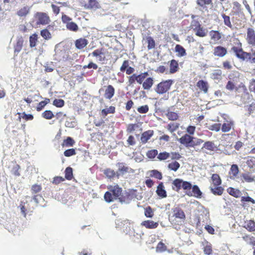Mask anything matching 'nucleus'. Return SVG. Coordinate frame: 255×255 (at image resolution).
I'll use <instances>...</instances> for the list:
<instances>
[{
    "mask_svg": "<svg viewBox=\"0 0 255 255\" xmlns=\"http://www.w3.org/2000/svg\"><path fill=\"white\" fill-rule=\"evenodd\" d=\"M110 191L106 192L104 198L107 202L110 203L114 200L118 199L122 193V189L118 185L110 186L109 188Z\"/></svg>",
    "mask_w": 255,
    "mask_h": 255,
    "instance_id": "f257e3e1",
    "label": "nucleus"
},
{
    "mask_svg": "<svg viewBox=\"0 0 255 255\" xmlns=\"http://www.w3.org/2000/svg\"><path fill=\"white\" fill-rule=\"evenodd\" d=\"M173 83L172 80H167L161 82L156 86L155 91L158 94H163L167 92Z\"/></svg>",
    "mask_w": 255,
    "mask_h": 255,
    "instance_id": "f03ea898",
    "label": "nucleus"
},
{
    "mask_svg": "<svg viewBox=\"0 0 255 255\" xmlns=\"http://www.w3.org/2000/svg\"><path fill=\"white\" fill-rule=\"evenodd\" d=\"M34 18L36 21L37 25H46L50 22L49 17L44 12H37L34 15Z\"/></svg>",
    "mask_w": 255,
    "mask_h": 255,
    "instance_id": "7ed1b4c3",
    "label": "nucleus"
},
{
    "mask_svg": "<svg viewBox=\"0 0 255 255\" xmlns=\"http://www.w3.org/2000/svg\"><path fill=\"white\" fill-rule=\"evenodd\" d=\"M231 51L238 58L242 60L248 61L250 58V53L244 51L242 48L234 46L232 48Z\"/></svg>",
    "mask_w": 255,
    "mask_h": 255,
    "instance_id": "20e7f679",
    "label": "nucleus"
},
{
    "mask_svg": "<svg viewBox=\"0 0 255 255\" xmlns=\"http://www.w3.org/2000/svg\"><path fill=\"white\" fill-rule=\"evenodd\" d=\"M246 40L247 43L252 46H255V29L249 27L247 29Z\"/></svg>",
    "mask_w": 255,
    "mask_h": 255,
    "instance_id": "39448f33",
    "label": "nucleus"
},
{
    "mask_svg": "<svg viewBox=\"0 0 255 255\" xmlns=\"http://www.w3.org/2000/svg\"><path fill=\"white\" fill-rule=\"evenodd\" d=\"M193 137L186 134L178 139L179 142L186 147H190Z\"/></svg>",
    "mask_w": 255,
    "mask_h": 255,
    "instance_id": "423d86ee",
    "label": "nucleus"
},
{
    "mask_svg": "<svg viewBox=\"0 0 255 255\" xmlns=\"http://www.w3.org/2000/svg\"><path fill=\"white\" fill-rule=\"evenodd\" d=\"M227 53L226 48L218 46L215 47L214 49L213 54L215 56L222 57L224 56Z\"/></svg>",
    "mask_w": 255,
    "mask_h": 255,
    "instance_id": "0eeeda50",
    "label": "nucleus"
},
{
    "mask_svg": "<svg viewBox=\"0 0 255 255\" xmlns=\"http://www.w3.org/2000/svg\"><path fill=\"white\" fill-rule=\"evenodd\" d=\"M192 191H187L186 194L189 196H194L197 198H201L202 192H201L199 188L197 185H194L192 188Z\"/></svg>",
    "mask_w": 255,
    "mask_h": 255,
    "instance_id": "6e6552de",
    "label": "nucleus"
},
{
    "mask_svg": "<svg viewBox=\"0 0 255 255\" xmlns=\"http://www.w3.org/2000/svg\"><path fill=\"white\" fill-rule=\"evenodd\" d=\"M91 54L94 57H98V59L99 61H103L105 60V53L103 49H96Z\"/></svg>",
    "mask_w": 255,
    "mask_h": 255,
    "instance_id": "1a4fd4ad",
    "label": "nucleus"
},
{
    "mask_svg": "<svg viewBox=\"0 0 255 255\" xmlns=\"http://www.w3.org/2000/svg\"><path fill=\"white\" fill-rule=\"evenodd\" d=\"M118 200L122 204H128L131 200V197L130 194L128 192L122 193Z\"/></svg>",
    "mask_w": 255,
    "mask_h": 255,
    "instance_id": "9d476101",
    "label": "nucleus"
},
{
    "mask_svg": "<svg viewBox=\"0 0 255 255\" xmlns=\"http://www.w3.org/2000/svg\"><path fill=\"white\" fill-rule=\"evenodd\" d=\"M88 40L85 38H79L75 41V46L78 49H82L87 46Z\"/></svg>",
    "mask_w": 255,
    "mask_h": 255,
    "instance_id": "9b49d317",
    "label": "nucleus"
},
{
    "mask_svg": "<svg viewBox=\"0 0 255 255\" xmlns=\"http://www.w3.org/2000/svg\"><path fill=\"white\" fill-rule=\"evenodd\" d=\"M173 216L176 218L184 219L185 215L183 210L179 208L176 207L173 209Z\"/></svg>",
    "mask_w": 255,
    "mask_h": 255,
    "instance_id": "f8f14e48",
    "label": "nucleus"
},
{
    "mask_svg": "<svg viewBox=\"0 0 255 255\" xmlns=\"http://www.w3.org/2000/svg\"><path fill=\"white\" fill-rule=\"evenodd\" d=\"M153 131L149 130L144 132L141 136L140 140L141 142L145 143L153 135Z\"/></svg>",
    "mask_w": 255,
    "mask_h": 255,
    "instance_id": "ddd939ff",
    "label": "nucleus"
},
{
    "mask_svg": "<svg viewBox=\"0 0 255 255\" xmlns=\"http://www.w3.org/2000/svg\"><path fill=\"white\" fill-rule=\"evenodd\" d=\"M156 192L157 195L162 198L167 196L166 192L164 189V187L162 182L159 184Z\"/></svg>",
    "mask_w": 255,
    "mask_h": 255,
    "instance_id": "4468645a",
    "label": "nucleus"
},
{
    "mask_svg": "<svg viewBox=\"0 0 255 255\" xmlns=\"http://www.w3.org/2000/svg\"><path fill=\"white\" fill-rule=\"evenodd\" d=\"M141 225L148 229H155L158 226V223L153 221L147 220L142 222Z\"/></svg>",
    "mask_w": 255,
    "mask_h": 255,
    "instance_id": "2eb2a0df",
    "label": "nucleus"
},
{
    "mask_svg": "<svg viewBox=\"0 0 255 255\" xmlns=\"http://www.w3.org/2000/svg\"><path fill=\"white\" fill-rule=\"evenodd\" d=\"M203 249L205 254L210 255L212 253V245L209 242L205 241L202 243Z\"/></svg>",
    "mask_w": 255,
    "mask_h": 255,
    "instance_id": "dca6fc26",
    "label": "nucleus"
},
{
    "mask_svg": "<svg viewBox=\"0 0 255 255\" xmlns=\"http://www.w3.org/2000/svg\"><path fill=\"white\" fill-rule=\"evenodd\" d=\"M30 11V7L28 6H25L19 9L16 12V14L20 17L26 16Z\"/></svg>",
    "mask_w": 255,
    "mask_h": 255,
    "instance_id": "f3484780",
    "label": "nucleus"
},
{
    "mask_svg": "<svg viewBox=\"0 0 255 255\" xmlns=\"http://www.w3.org/2000/svg\"><path fill=\"white\" fill-rule=\"evenodd\" d=\"M115 89L112 85H109L106 90L105 97L108 99H111L114 96Z\"/></svg>",
    "mask_w": 255,
    "mask_h": 255,
    "instance_id": "a211bd4d",
    "label": "nucleus"
},
{
    "mask_svg": "<svg viewBox=\"0 0 255 255\" xmlns=\"http://www.w3.org/2000/svg\"><path fill=\"white\" fill-rule=\"evenodd\" d=\"M182 180L180 179H175L172 182V189L176 191H178L182 188Z\"/></svg>",
    "mask_w": 255,
    "mask_h": 255,
    "instance_id": "6ab92c4d",
    "label": "nucleus"
},
{
    "mask_svg": "<svg viewBox=\"0 0 255 255\" xmlns=\"http://www.w3.org/2000/svg\"><path fill=\"white\" fill-rule=\"evenodd\" d=\"M246 163L252 172H255V157H251L247 159Z\"/></svg>",
    "mask_w": 255,
    "mask_h": 255,
    "instance_id": "aec40b11",
    "label": "nucleus"
},
{
    "mask_svg": "<svg viewBox=\"0 0 255 255\" xmlns=\"http://www.w3.org/2000/svg\"><path fill=\"white\" fill-rule=\"evenodd\" d=\"M194 31H195L196 35L201 37L206 36L208 33V30L206 28H204L203 27L201 26L198 28Z\"/></svg>",
    "mask_w": 255,
    "mask_h": 255,
    "instance_id": "412c9836",
    "label": "nucleus"
},
{
    "mask_svg": "<svg viewBox=\"0 0 255 255\" xmlns=\"http://www.w3.org/2000/svg\"><path fill=\"white\" fill-rule=\"evenodd\" d=\"M23 43V39L22 37L18 38L16 41V44L14 46V53H18L22 49Z\"/></svg>",
    "mask_w": 255,
    "mask_h": 255,
    "instance_id": "4be33fe9",
    "label": "nucleus"
},
{
    "mask_svg": "<svg viewBox=\"0 0 255 255\" xmlns=\"http://www.w3.org/2000/svg\"><path fill=\"white\" fill-rule=\"evenodd\" d=\"M209 34L211 39L214 42H216L221 38V34L218 31L211 30Z\"/></svg>",
    "mask_w": 255,
    "mask_h": 255,
    "instance_id": "5701e85b",
    "label": "nucleus"
},
{
    "mask_svg": "<svg viewBox=\"0 0 255 255\" xmlns=\"http://www.w3.org/2000/svg\"><path fill=\"white\" fill-rule=\"evenodd\" d=\"M215 148L216 146L214 142L213 141H208L204 143L201 149H203L204 148H205L210 151H214Z\"/></svg>",
    "mask_w": 255,
    "mask_h": 255,
    "instance_id": "b1692460",
    "label": "nucleus"
},
{
    "mask_svg": "<svg viewBox=\"0 0 255 255\" xmlns=\"http://www.w3.org/2000/svg\"><path fill=\"white\" fill-rule=\"evenodd\" d=\"M240 73L237 71H234L230 74L229 77L230 81L237 83L239 80Z\"/></svg>",
    "mask_w": 255,
    "mask_h": 255,
    "instance_id": "393cba45",
    "label": "nucleus"
},
{
    "mask_svg": "<svg viewBox=\"0 0 255 255\" xmlns=\"http://www.w3.org/2000/svg\"><path fill=\"white\" fill-rule=\"evenodd\" d=\"M242 177L244 180L247 182H253L255 181V176H252L250 173H243Z\"/></svg>",
    "mask_w": 255,
    "mask_h": 255,
    "instance_id": "a878e982",
    "label": "nucleus"
},
{
    "mask_svg": "<svg viewBox=\"0 0 255 255\" xmlns=\"http://www.w3.org/2000/svg\"><path fill=\"white\" fill-rule=\"evenodd\" d=\"M153 80L151 78H148L142 83V87L145 90H149L153 85Z\"/></svg>",
    "mask_w": 255,
    "mask_h": 255,
    "instance_id": "bb28decb",
    "label": "nucleus"
},
{
    "mask_svg": "<svg viewBox=\"0 0 255 255\" xmlns=\"http://www.w3.org/2000/svg\"><path fill=\"white\" fill-rule=\"evenodd\" d=\"M222 73V71L220 69L214 70L211 74V77L213 79L219 80L221 78Z\"/></svg>",
    "mask_w": 255,
    "mask_h": 255,
    "instance_id": "cd10ccee",
    "label": "nucleus"
},
{
    "mask_svg": "<svg viewBox=\"0 0 255 255\" xmlns=\"http://www.w3.org/2000/svg\"><path fill=\"white\" fill-rule=\"evenodd\" d=\"M75 143L74 140L71 137H68L66 139H65L61 145L62 147H69L72 146Z\"/></svg>",
    "mask_w": 255,
    "mask_h": 255,
    "instance_id": "c85d7f7f",
    "label": "nucleus"
},
{
    "mask_svg": "<svg viewBox=\"0 0 255 255\" xmlns=\"http://www.w3.org/2000/svg\"><path fill=\"white\" fill-rule=\"evenodd\" d=\"M210 189L211 192L215 195H221L223 193V188L219 186H211Z\"/></svg>",
    "mask_w": 255,
    "mask_h": 255,
    "instance_id": "c756f323",
    "label": "nucleus"
},
{
    "mask_svg": "<svg viewBox=\"0 0 255 255\" xmlns=\"http://www.w3.org/2000/svg\"><path fill=\"white\" fill-rule=\"evenodd\" d=\"M178 64L175 60H172L170 64V73H174L177 71Z\"/></svg>",
    "mask_w": 255,
    "mask_h": 255,
    "instance_id": "7c9ffc66",
    "label": "nucleus"
},
{
    "mask_svg": "<svg viewBox=\"0 0 255 255\" xmlns=\"http://www.w3.org/2000/svg\"><path fill=\"white\" fill-rule=\"evenodd\" d=\"M213 184L214 186H219L221 184V180L217 174H213L212 176Z\"/></svg>",
    "mask_w": 255,
    "mask_h": 255,
    "instance_id": "2f4dec72",
    "label": "nucleus"
},
{
    "mask_svg": "<svg viewBox=\"0 0 255 255\" xmlns=\"http://www.w3.org/2000/svg\"><path fill=\"white\" fill-rule=\"evenodd\" d=\"M228 192L232 196L238 198L241 195V192L239 190L230 187L228 189Z\"/></svg>",
    "mask_w": 255,
    "mask_h": 255,
    "instance_id": "473e14b6",
    "label": "nucleus"
},
{
    "mask_svg": "<svg viewBox=\"0 0 255 255\" xmlns=\"http://www.w3.org/2000/svg\"><path fill=\"white\" fill-rule=\"evenodd\" d=\"M197 86L199 88L203 90L205 93H207L208 91V86L207 83L203 80H200L197 83Z\"/></svg>",
    "mask_w": 255,
    "mask_h": 255,
    "instance_id": "72a5a7b5",
    "label": "nucleus"
},
{
    "mask_svg": "<svg viewBox=\"0 0 255 255\" xmlns=\"http://www.w3.org/2000/svg\"><path fill=\"white\" fill-rule=\"evenodd\" d=\"M180 167V164L176 161H174L173 162H172L168 164V168L171 170H173L174 171H176Z\"/></svg>",
    "mask_w": 255,
    "mask_h": 255,
    "instance_id": "f704fd0d",
    "label": "nucleus"
},
{
    "mask_svg": "<svg viewBox=\"0 0 255 255\" xmlns=\"http://www.w3.org/2000/svg\"><path fill=\"white\" fill-rule=\"evenodd\" d=\"M175 51L178 53L179 56H183L186 55L185 49L180 45H176Z\"/></svg>",
    "mask_w": 255,
    "mask_h": 255,
    "instance_id": "c9c22d12",
    "label": "nucleus"
},
{
    "mask_svg": "<svg viewBox=\"0 0 255 255\" xmlns=\"http://www.w3.org/2000/svg\"><path fill=\"white\" fill-rule=\"evenodd\" d=\"M66 27L68 29L71 31H77L78 30V25L75 22L72 21L67 23Z\"/></svg>",
    "mask_w": 255,
    "mask_h": 255,
    "instance_id": "e433bc0d",
    "label": "nucleus"
},
{
    "mask_svg": "<svg viewBox=\"0 0 255 255\" xmlns=\"http://www.w3.org/2000/svg\"><path fill=\"white\" fill-rule=\"evenodd\" d=\"M243 240L247 242V244L255 246V240L254 237H250L249 236H245L243 237Z\"/></svg>",
    "mask_w": 255,
    "mask_h": 255,
    "instance_id": "4c0bfd02",
    "label": "nucleus"
},
{
    "mask_svg": "<svg viewBox=\"0 0 255 255\" xmlns=\"http://www.w3.org/2000/svg\"><path fill=\"white\" fill-rule=\"evenodd\" d=\"M65 178L68 180H71L73 177V170L70 167H67L65 171Z\"/></svg>",
    "mask_w": 255,
    "mask_h": 255,
    "instance_id": "58836bf2",
    "label": "nucleus"
},
{
    "mask_svg": "<svg viewBox=\"0 0 255 255\" xmlns=\"http://www.w3.org/2000/svg\"><path fill=\"white\" fill-rule=\"evenodd\" d=\"M37 40V35L36 34H34L30 36L29 38L30 46L31 47L35 46Z\"/></svg>",
    "mask_w": 255,
    "mask_h": 255,
    "instance_id": "ea45409f",
    "label": "nucleus"
},
{
    "mask_svg": "<svg viewBox=\"0 0 255 255\" xmlns=\"http://www.w3.org/2000/svg\"><path fill=\"white\" fill-rule=\"evenodd\" d=\"M40 34L41 36L45 39H49L51 38V33L47 29L42 30Z\"/></svg>",
    "mask_w": 255,
    "mask_h": 255,
    "instance_id": "a19ab883",
    "label": "nucleus"
},
{
    "mask_svg": "<svg viewBox=\"0 0 255 255\" xmlns=\"http://www.w3.org/2000/svg\"><path fill=\"white\" fill-rule=\"evenodd\" d=\"M222 16L224 19V24L230 28L232 27V24H231L230 21V17L229 16L225 15V14H222Z\"/></svg>",
    "mask_w": 255,
    "mask_h": 255,
    "instance_id": "79ce46f5",
    "label": "nucleus"
},
{
    "mask_svg": "<svg viewBox=\"0 0 255 255\" xmlns=\"http://www.w3.org/2000/svg\"><path fill=\"white\" fill-rule=\"evenodd\" d=\"M170 157V153L167 152H161L157 155V158L160 160L167 159Z\"/></svg>",
    "mask_w": 255,
    "mask_h": 255,
    "instance_id": "37998d69",
    "label": "nucleus"
},
{
    "mask_svg": "<svg viewBox=\"0 0 255 255\" xmlns=\"http://www.w3.org/2000/svg\"><path fill=\"white\" fill-rule=\"evenodd\" d=\"M232 123L227 122L223 124L222 130L223 132H226L229 131L231 129Z\"/></svg>",
    "mask_w": 255,
    "mask_h": 255,
    "instance_id": "c03bdc74",
    "label": "nucleus"
},
{
    "mask_svg": "<svg viewBox=\"0 0 255 255\" xmlns=\"http://www.w3.org/2000/svg\"><path fill=\"white\" fill-rule=\"evenodd\" d=\"M147 75H148L147 72H144L143 73H141L140 75H136L137 82L138 83L141 84Z\"/></svg>",
    "mask_w": 255,
    "mask_h": 255,
    "instance_id": "a18cd8bd",
    "label": "nucleus"
},
{
    "mask_svg": "<svg viewBox=\"0 0 255 255\" xmlns=\"http://www.w3.org/2000/svg\"><path fill=\"white\" fill-rule=\"evenodd\" d=\"M42 116L44 118L47 120H50L54 117L53 113L49 110H47L44 112L42 114Z\"/></svg>",
    "mask_w": 255,
    "mask_h": 255,
    "instance_id": "49530a36",
    "label": "nucleus"
},
{
    "mask_svg": "<svg viewBox=\"0 0 255 255\" xmlns=\"http://www.w3.org/2000/svg\"><path fill=\"white\" fill-rule=\"evenodd\" d=\"M201 26V24L198 20L193 19L191 22L190 28L194 30Z\"/></svg>",
    "mask_w": 255,
    "mask_h": 255,
    "instance_id": "de8ad7c7",
    "label": "nucleus"
},
{
    "mask_svg": "<svg viewBox=\"0 0 255 255\" xmlns=\"http://www.w3.org/2000/svg\"><path fill=\"white\" fill-rule=\"evenodd\" d=\"M150 175L152 177H154L157 179H162V174L161 173L156 170H153L150 171Z\"/></svg>",
    "mask_w": 255,
    "mask_h": 255,
    "instance_id": "09e8293b",
    "label": "nucleus"
},
{
    "mask_svg": "<svg viewBox=\"0 0 255 255\" xmlns=\"http://www.w3.org/2000/svg\"><path fill=\"white\" fill-rule=\"evenodd\" d=\"M246 226V229L249 231L253 232L255 231V223L254 221L252 220L249 221Z\"/></svg>",
    "mask_w": 255,
    "mask_h": 255,
    "instance_id": "8fccbe9b",
    "label": "nucleus"
},
{
    "mask_svg": "<svg viewBox=\"0 0 255 255\" xmlns=\"http://www.w3.org/2000/svg\"><path fill=\"white\" fill-rule=\"evenodd\" d=\"M19 115L18 119L20 120L21 118H23L24 120L28 121V120H32L33 119V115L31 114L27 115L25 113H22V116L20 115V113H18Z\"/></svg>",
    "mask_w": 255,
    "mask_h": 255,
    "instance_id": "3c124183",
    "label": "nucleus"
},
{
    "mask_svg": "<svg viewBox=\"0 0 255 255\" xmlns=\"http://www.w3.org/2000/svg\"><path fill=\"white\" fill-rule=\"evenodd\" d=\"M239 173V168L236 164H233L232 165L230 169V173L233 175V176H236Z\"/></svg>",
    "mask_w": 255,
    "mask_h": 255,
    "instance_id": "603ef678",
    "label": "nucleus"
},
{
    "mask_svg": "<svg viewBox=\"0 0 255 255\" xmlns=\"http://www.w3.org/2000/svg\"><path fill=\"white\" fill-rule=\"evenodd\" d=\"M158 155V151L156 149H152L148 151L146 155L149 158L152 159L154 158L156 155Z\"/></svg>",
    "mask_w": 255,
    "mask_h": 255,
    "instance_id": "864d4df0",
    "label": "nucleus"
},
{
    "mask_svg": "<svg viewBox=\"0 0 255 255\" xmlns=\"http://www.w3.org/2000/svg\"><path fill=\"white\" fill-rule=\"evenodd\" d=\"M49 102L50 100L49 99H46L45 101L40 102L38 104V106L36 108L37 111H41L46 104L49 103Z\"/></svg>",
    "mask_w": 255,
    "mask_h": 255,
    "instance_id": "5fc2aeb1",
    "label": "nucleus"
},
{
    "mask_svg": "<svg viewBox=\"0 0 255 255\" xmlns=\"http://www.w3.org/2000/svg\"><path fill=\"white\" fill-rule=\"evenodd\" d=\"M203 142V140L193 137V140H192L190 147H194L196 145H200Z\"/></svg>",
    "mask_w": 255,
    "mask_h": 255,
    "instance_id": "6e6d98bb",
    "label": "nucleus"
},
{
    "mask_svg": "<svg viewBox=\"0 0 255 255\" xmlns=\"http://www.w3.org/2000/svg\"><path fill=\"white\" fill-rule=\"evenodd\" d=\"M147 41L148 43V49H151L155 47V42L153 38L151 37H148L147 38Z\"/></svg>",
    "mask_w": 255,
    "mask_h": 255,
    "instance_id": "4d7b16f0",
    "label": "nucleus"
},
{
    "mask_svg": "<svg viewBox=\"0 0 255 255\" xmlns=\"http://www.w3.org/2000/svg\"><path fill=\"white\" fill-rule=\"evenodd\" d=\"M53 105L57 107H62L64 105V101L62 99H55L53 102Z\"/></svg>",
    "mask_w": 255,
    "mask_h": 255,
    "instance_id": "13d9d810",
    "label": "nucleus"
},
{
    "mask_svg": "<svg viewBox=\"0 0 255 255\" xmlns=\"http://www.w3.org/2000/svg\"><path fill=\"white\" fill-rule=\"evenodd\" d=\"M99 4L96 0H90L88 7L89 8H98Z\"/></svg>",
    "mask_w": 255,
    "mask_h": 255,
    "instance_id": "bf43d9fd",
    "label": "nucleus"
},
{
    "mask_svg": "<svg viewBox=\"0 0 255 255\" xmlns=\"http://www.w3.org/2000/svg\"><path fill=\"white\" fill-rule=\"evenodd\" d=\"M64 154L66 157H69L72 155H75L76 151L74 148H71V149L66 150L64 152Z\"/></svg>",
    "mask_w": 255,
    "mask_h": 255,
    "instance_id": "052dcab7",
    "label": "nucleus"
},
{
    "mask_svg": "<svg viewBox=\"0 0 255 255\" xmlns=\"http://www.w3.org/2000/svg\"><path fill=\"white\" fill-rule=\"evenodd\" d=\"M192 188V184L187 181H184L182 180V188L184 190H190ZM188 191H187V192Z\"/></svg>",
    "mask_w": 255,
    "mask_h": 255,
    "instance_id": "680f3d73",
    "label": "nucleus"
},
{
    "mask_svg": "<svg viewBox=\"0 0 255 255\" xmlns=\"http://www.w3.org/2000/svg\"><path fill=\"white\" fill-rule=\"evenodd\" d=\"M19 169H20V166L18 164L15 165L13 167V168L11 170L12 173L15 176H20V173L19 172Z\"/></svg>",
    "mask_w": 255,
    "mask_h": 255,
    "instance_id": "e2e57ef3",
    "label": "nucleus"
},
{
    "mask_svg": "<svg viewBox=\"0 0 255 255\" xmlns=\"http://www.w3.org/2000/svg\"><path fill=\"white\" fill-rule=\"evenodd\" d=\"M144 215L146 217L151 218L153 215L152 209L150 207H148L145 209Z\"/></svg>",
    "mask_w": 255,
    "mask_h": 255,
    "instance_id": "0e129e2a",
    "label": "nucleus"
},
{
    "mask_svg": "<svg viewBox=\"0 0 255 255\" xmlns=\"http://www.w3.org/2000/svg\"><path fill=\"white\" fill-rule=\"evenodd\" d=\"M115 112V108L113 107H110L109 108L103 109L102 111V113L106 116L109 113H113Z\"/></svg>",
    "mask_w": 255,
    "mask_h": 255,
    "instance_id": "69168bd1",
    "label": "nucleus"
},
{
    "mask_svg": "<svg viewBox=\"0 0 255 255\" xmlns=\"http://www.w3.org/2000/svg\"><path fill=\"white\" fill-rule=\"evenodd\" d=\"M137 110L140 113L145 114L148 111V107L147 105L142 106L138 107Z\"/></svg>",
    "mask_w": 255,
    "mask_h": 255,
    "instance_id": "338daca9",
    "label": "nucleus"
},
{
    "mask_svg": "<svg viewBox=\"0 0 255 255\" xmlns=\"http://www.w3.org/2000/svg\"><path fill=\"white\" fill-rule=\"evenodd\" d=\"M104 173L109 178H112L114 177L115 175V172H114V171L111 169H107L105 170L104 171Z\"/></svg>",
    "mask_w": 255,
    "mask_h": 255,
    "instance_id": "774afa93",
    "label": "nucleus"
}]
</instances>
